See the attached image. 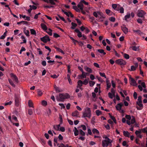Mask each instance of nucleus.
<instances>
[{
  "instance_id": "nucleus-1",
  "label": "nucleus",
  "mask_w": 147,
  "mask_h": 147,
  "mask_svg": "<svg viewBox=\"0 0 147 147\" xmlns=\"http://www.w3.org/2000/svg\"><path fill=\"white\" fill-rule=\"evenodd\" d=\"M69 98V96L67 93L65 94L60 93L59 96H56V99L58 101H62L64 99Z\"/></svg>"
},
{
  "instance_id": "nucleus-2",
  "label": "nucleus",
  "mask_w": 147,
  "mask_h": 147,
  "mask_svg": "<svg viewBox=\"0 0 147 147\" xmlns=\"http://www.w3.org/2000/svg\"><path fill=\"white\" fill-rule=\"evenodd\" d=\"M146 13L143 10H138L137 13V16L139 17L143 18V20H144V16L146 14Z\"/></svg>"
},
{
  "instance_id": "nucleus-3",
  "label": "nucleus",
  "mask_w": 147,
  "mask_h": 147,
  "mask_svg": "<svg viewBox=\"0 0 147 147\" xmlns=\"http://www.w3.org/2000/svg\"><path fill=\"white\" fill-rule=\"evenodd\" d=\"M91 116V111H84L83 112L82 117L84 118L87 117L89 118H90Z\"/></svg>"
},
{
  "instance_id": "nucleus-4",
  "label": "nucleus",
  "mask_w": 147,
  "mask_h": 147,
  "mask_svg": "<svg viewBox=\"0 0 147 147\" xmlns=\"http://www.w3.org/2000/svg\"><path fill=\"white\" fill-rule=\"evenodd\" d=\"M40 39L41 41L44 43H46L47 42L50 41V39L49 36L47 35L42 37Z\"/></svg>"
},
{
  "instance_id": "nucleus-5",
  "label": "nucleus",
  "mask_w": 147,
  "mask_h": 147,
  "mask_svg": "<svg viewBox=\"0 0 147 147\" xmlns=\"http://www.w3.org/2000/svg\"><path fill=\"white\" fill-rule=\"evenodd\" d=\"M129 83L130 84L133 86H137V84L136 82L134 79L131 77H129Z\"/></svg>"
},
{
  "instance_id": "nucleus-6",
  "label": "nucleus",
  "mask_w": 147,
  "mask_h": 147,
  "mask_svg": "<svg viewBox=\"0 0 147 147\" xmlns=\"http://www.w3.org/2000/svg\"><path fill=\"white\" fill-rule=\"evenodd\" d=\"M116 62L118 64L121 65H125L126 63V62L123 59H118L116 60Z\"/></svg>"
},
{
  "instance_id": "nucleus-7",
  "label": "nucleus",
  "mask_w": 147,
  "mask_h": 147,
  "mask_svg": "<svg viewBox=\"0 0 147 147\" xmlns=\"http://www.w3.org/2000/svg\"><path fill=\"white\" fill-rule=\"evenodd\" d=\"M142 97L141 96H139L138 97V101L137 102V104L140 107H142L143 106V105L142 103Z\"/></svg>"
},
{
  "instance_id": "nucleus-8",
  "label": "nucleus",
  "mask_w": 147,
  "mask_h": 147,
  "mask_svg": "<svg viewBox=\"0 0 147 147\" xmlns=\"http://www.w3.org/2000/svg\"><path fill=\"white\" fill-rule=\"evenodd\" d=\"M111 142H108L105 140H104L102 141V145L103 147L107 146L109 144H111Z\"/></svg>"
},
{
  "instance_id": "nucleus-9",
  "label": "nucleus",
  "mask_w": 147,
  "mask_h": 147,
  "mask_svg": "<svg viewBox=\"0 0 147 147\" xmlns=\"http://www.w3.org/2000/svg\"><path fill=\"white\" fill-rule=\"evenodd\" d=\"M121 29L123 32L126 34L128 32V29L126 27H125V25H123L121 26Z\"/></svg>"
},
{
  "instance_id": "nucleus-10",
  "label": "nucleus",
  "mask_w": 147,
  "mask_h": 147,
  "mask_svg": "<svg viewBox=\"0 0 147 147\" xmlns=\"http://www.w3.org/2000/svg\"><path fill=\"white\" fill-rule=\"evenodd\" d=\"M10 76L16 83H18V78L16 75L12 73L10 74Z\"/></svg>"
},
{
  "instance_id": "nucleus-11",
  "label": "nucleus",
  "mask_w": 147,
  "mask_h": 147,
  "mask_svg": "<svg viewBox=\"0 0 147 147\" xmlns=\"http://www.w3.org/2000/svg\"><path fill=\"white\" fill-rule=\"evenodd\" d=\"M123 103H121L118 104L116 106V108L117 110H121L122 107L123 106Z\"/></svg>"
},
{
  "instance_id": "nucleus-12",
  "label": "nucleus",
  "mask_w": 147,
  "mask_h": 147,
  "mask_svg": "<svg viewBox=\"0 0 147 147\" xmlns=\"http://www.w3.org/2000/svg\"><path fill=\"white\" fill-rule=\"evenodd\" d=\"M141 131L136 130L135 132V134H136L137 137H139L141 138H142V136L141 135Z\"/></svg>"
},
{
  "instance_id": "nucleus-13",
  "label": "nucleus",
  "mask_w": 147,
  "mask_h": 147,
  "mask_svg": "<svg viewBox=\"0 0 147 147\" xmlns=\"http://www.w3.org/2000/svg\"><path fill=\"white\" fill-rule=\"evenodd\" d=\"M141 85L143 87L144 89L143 90V92L144 93H147V90L146 88V86L145 84V83L144 82H141Z\"/></svg>"
},
{
  "instance_id": "nucleus-14",
  "label": "nucleus",
  "mask_w": 147,
  "mask_h": 147,
  "mask_svg": "<svg viewBox=\"0 0 147 147\" xmlns=\"http://www.w3.org/2000/svg\"><path fill=\"white\" fill-rule=\"evenodd\" d=\"M79 113L78 111H74L72 113V115L73 117H78Z\"/></svg>"
},
{
  "instance_id": "nucleus-15",
  "label": "nucleus",
  "mask_w": 147,
  "mask_h": 147,
  "mask_svg": "<svg viewBox=\"0 0 147 147\" xmlns=\"http://www.w3.org/2000/svg\"><path fill=\"white\" fill-rule=\"evenodd\" d=\"M15 105L16 106H18L19 104L20 100L17 97L15 96Z\"/></svg>"
},
{
  "instance_id": "nucleus-16",
  "label": "nucleus",
  "mask_w": 147,
  "mask_h": 147,
  "mask_svg": "<svg viewBox=\"0 0 147 147\" xmlns=\"http://www.w3.org/2000/svg\"><path fill=\"white\" fill-rule=\"evenodd\" d=\"M26 27H24V28L23 32L25 35L27 36H29V32L28 30H26Z\"/></svg>"
},
{
  "instance_id": "nucleus-17",
  "label": "nucleus",
  "mask_w": 147,
  "mask_h": 147,
  "mask_svg": "<svg viewBox=\"0 0 147 147\" xmlns=\"http://www.w3.org/2000/svg\"><path fill=\"white\" fill-rule=\"evenodd\" d=\"M78 84L77 86V88H80V87H82V86L83 82L81 80H79L78 81Z\"/></svg>"
},
{
  "instance_id": "nucleus-18",
  "label": "nucleus",
  "mask_w": 147,
  "mask_h": 147,
  "mask_svg": "<svg viewBox=\"0 0 147 147\" xmlns=\"http://www.w3.org/2000/svg\"><path fill=\"white\" fill-rule=\"evenodd\" d=\"M41 26L42 29L46 31L47 30V27L45 24L41 23Z\"/></svg>"
},
{
  "instance_id": "nucleus-19",
  "label": "nucleus",
  "mask_w": 147,
  "mask_h": 147,
  "mask_svg": "<svg viewBox=\"0 0 147 147\" xmlns=\"http://www.w3.org/2000/svg\"><path fill=\"white\" fill-rule=\"evenodd\" d=\"M78 7L81 10H83L84 5L80 2L77 5Z\"/></svg>"
},
{
  "instance_id": "nucleus-20",
  "label": "nucleus",
  "mask_w": 147,
  "mask_h": 147,
  "mask_svg": "<svg viewBox=\"0 0 147 147\" xmlns=\"http://www.w3.org/2000/svg\"><path fill=\"white\" fill-rule=\"evenodd\" d=\"M85 70L87 72L89 73H92V69L89 67H88L86 66L84 67Z\"/></svg>"
},
{
  "instance_id": "nucleus-21",
  "label": "nucleus",
  "mask_w": 147,
  "mask_h": 147,
  "mask_svg": "<svg viewBox=\"0 0 147 147\" xmlns=\"http://www.w3.org/2000/svg\"><path fill=\"white\" fill-rule=\"evenodd\" d=\"M98 17L99 18H100L101 19L102 18H105V17H104L103 13L101 12H100V11H98Z\"/></svg>"
},
{
  "instance_id": "nucleus-22",
  "label": "nucleus",
  "mask_w": 147,
  "mask_h": 147,
  "mask_svg": "<svg viewBox=\"0 0 147 147\" xmlns=\"http://www.w3.org/2000/svg\"><path fill=\"white\" fill-rule=\"evenodd\" d=\"M61 124H60V123L58 125H54L53 126V127L54 129H55L58 131L59 130V129L60 127V125Z\"/></svg>"
},
{
  "instance_id": "nucleus-23",
  "label": "nucleus",
  "mask_w": 147,
  "mask_h": 147,
  "mask_svg": "<svg viewBox=\"0 0 147 147\" xmlns=\"http://www.w3.org/2000/svg\"><path fill=\"white\" fill-rule=\"evenodd\" d=\"M54 88L57 92H61L63 91V90L62 89H60L59 88L57 87L56 85L54 86Z\"/></svg>"
},
{
  "instance_id": "nucleus-24",
  "label": "nucleus",
  "mask_w": 147,
  "mask_h": 147,
  "mask_svg": "<svg viewBox=\"0 0 147 147\" xmlns=\"http://www.w3.org/2000/svg\"><path fill=\"white\" fill-rule=\"evenodd\" d=\"M123 135L126 137H129L130 136L129 133L127 131H123Z\"/></svg>"
},
{
  "instance_id": "nucleus-25",
  "label": "nucleus",
  "mask_w": 147,
  "mask_h": 147,
  "mask_svg": "<svg viewBox=\"0 0 147 147\" xmlns=\"http://www.w3.org/2000/svg\"><path fill=\"white\" fill-rule=\"evenodd\" d=\"M139 46L137 47L136 46H134L131 47V48H132V50L135 51H138L139 49Z\"/></svg>"
},
{
  "instance_id": "nucleus-26",
  "label": "nucleus",
  "mask_w": 147,
  "mask_h": 147,
  "mask_svg": "<svg viewBox=\"0 0 147 147\" xmlns=\"http://www.w3.org/2000/svg\"><path fill=\"white\" fill-rule=\"evenodd\" d=\"M118 6H119V5H117L116 4H113L112 5V7L113 8L117 10H118V9L119 8V7H118Z\"/></svg>"
},
{
  "instance_id": "nucleus-27",
  "label": "nucleus",
  "mask_w": 147,
  "mask_h": 147,
  "mask_svg": "<svg viewBox=\"0 0 147 147\" xmlns=\"http://www.w3.org/2000/svg\"><path fill=\"white\" fill-rule=\"evenodd\" d=\"M97 51L99 53L102 54L103 55H104L106 54V53L104 52V50L103 49H98Z\"/></svg>"
},
{
  "instance_id": "nucleus-28",
  "label": "nucleus",
  "mask_w": 147,
  "mask_h": 147,
  "mask_svg": "<svg viewBox=\"0 0 147 147\" xmlns=\"http://www.w3.org/2000/svg\"><path fill=\"white\" fill-rule=\"evenodd\" d=\"M55 49H56L57 51L59 52H61V53L63 55L65 54V53L64 52L60 49L56 47L55 48Z\"/></svg>"
},
{
  "instance_id": "nucleus-29",
  "label": "nucleus",
  "mask_w": 147,
  "mask_h": 147,
  "mask_svg": "<svg viewBox=\"0 0 147 147\" xmlns=\"http://www.w3.org/2000/svg\"><path fill=\"white\" fill-rule=\"evenodd\" d=\"M130 13H127V14L125 16V20L127 21V19H129L130 17Z\"/></svg>"
},
{
  "instance_id": "nucleus-30",
  "label": "nucleus",
  "mask_w": 147,
  "mask_h": 147,
  "mask_svg": "<svg viewBox=\"0 0 147 147\" xmlns=\"http://www.w3.org/2000/svg\"><path fill=\"white\" fill-rule=\"evenodd\" d=\"M31 34L32 35H36V31L32 29H30Z\"/></svg>"
},
{
  "instance_id": "nucleus-31",
  "label": "nucleus",
  "mask_w": 147,
  "mask_h": 147,
  "mask_svg": "<svg viewBox=\"0 0 147 147\" xmlns=\"http://www.w3.org/2000/svg\"><path fill=\"white\" fill-rule=\"evenodd\" d=\"M28 105L30 107H33V103L31 100H30L28 101Z\"/></svg>"
},
{
  "instance_id": "nucleus-32",
  "label": "nucleus",
  "mask_w": 147,
  "mask_h": 147,
  "mask_svg": "<svg viewBox=\"0 0 147 147\" xmlns=\"http://www.w3.org/2000/svg\"><path fill=\"white\" fill-rule=\"evenodd\" d=\"M21 38L22 39H23V42H21L20 43L21 44H23V43H26V40L25 39V37L24 36H22Z\"/></svg>"
},
{
  "instance_id": "nucleus-33",
  "label": "nucleus",
  "mask_w": 147,
  "mask_h": 147,
  "mask_svg": "<svg viewBox=\"0 0 147 147\" xmlns=\"http://www.w3.org/2000/svg\"><path fill=\"white\" fill-rule=\"evenodd\" d=\"M46 31L50 36L52 35V30L51 29L49 28L47 31Z\"/></svg>"
},
{
  "instance_id": "nucleus-34",
  "label": "nucleus",
  "mask_w": 147,
  "mask_h": 147,
  "mask_svg": "<svg viewBox=\"0 0 147 147\" xmlns=\"http://www.w3.org/2000/svg\"><path fill=\"white\" fill-rule=\"evenodd\" d=\"M59 118L60 119V124H62L63 123V119L62 115L60 114H59Z\"/></svg>"
},
{
  "instance_id": "nucleus-35",
  "label": "nucleus",
  "mask_w": 147,
  "mask_h": 147,
  "mask_svg": "<svg viewBox=\"0 0 147 147\" xmlns=\"http://www.w3.org/2000/svg\"><path fill=\"white\" fill-rule=\"evenodd\" d=\"M8 81L10 84L13 87H15V85L14 84L12 81L10 79H8Z\"/></svg>"
},
{
  "instance_id": "nucleus-36",
  "label": "nucleus",
  "mask_w": 147,
  "mask_h": 147,
  "mask_svg": "<svg viewBox=\"0 0 147 147\" xmlns=\"http://www.w3.org/2000/svg\"><path fill=\"white\" fill-rule=\"evenodd\" d=\"M53 5L50 6L49 5H44L43 6V7L44 8H54V6L52 5Z\"/></svg>"
},
{
  "instance_id": "nucleus-37",
  "label": "nucleus",
  "mask_w": 147,
  "mask_h": 147,
  "mask_svg": "<svg viewBox=\"0 0 147 147\" xmlns=\"http://www.w3.org/2000/svg\"><path fill=\"white\" fill-rule=\"evenodd\" d=\"M92 131L93 133L94 134H95L96 133L98 134L99 133L98 131L96 129L94 128L92 130Z\"/></svg>"
},
{
  "instance_id": "nucleus-38",
  "label": "nucleus",
  "mask_w": 147,
  "mask_h": 147,
  "mask_svg": "<svg viewBox=\"0 0 147 147\" xmlns=\"http://www.w3.org/2000/svg\"><path fill=\"white\" fill-rule=\"evenodd\" d=\"M42 105L43 106H46L47 104V102L45 100H42L41 102Z\"/></svg>"
},
{
  "instance_id": "nucleus-39",
  "label": "nucleus",
  "mask_w": 147,
  "mask_h": 147,
  "mask_svg": "<svg viewBox=\"0 0 147 147\" xmlns=\"http://www.w3.org/2000/svg\"><path fill=\"white\" fill-rule=\"evenodd\" d=\"M72 26L71 27V28L72 29H74L75 28V27H76L77 26V24L73 22L71 23Z\"/></svg>"
},
{
  "instance_id": "nucleus-40",
  "label": "nucleus",
  "mask_w": 147,
  "mask_h": 147,
  "mask_svg": "<svg viewBox=\"0 0 147 147\" xmlns=\"http://www.w3.org/2000/svg\"><path fill=\"white\" fill-rule=\"evenodd\" d=\"M136 20H137V22L138 23L140 24H141L142 23V20H143V19L142 20L141 18L138 19Z\"/></svg>"
},
{
  "instance_id": "nucleus-41",
  "label": "nucleus",
  "mask_w": 147,
  "mask_h": 147,
  "mask_svg": "<svg viewBox=\"0 0 147 147\" xmlns=\"http://www.w3.org/2000/svg\"><path fill=\"white\" fill-rule=\"evenodd\" d=\"M95 83L94 82L92 81H90L89 82L90 86L91 87L93 86Z\"/></svg>"
},
{
  "instance_id": "nucleus-42",
  "label": "nucleus",
  "mask_w": 147,
  "mask_h": 147,
  "mask_svg": "<svg viewBox=\"0 0 147 147\" xmlns=\"http://www.w3.org/2000/svg\"><path fill=\"white\" fill-rule=\"evenodd\" d=\"M103 138L105 139L108 142H110V140L106 136L104 135L102 136Z\"/></svg>"
},
{
  "instance_id": "nucleus-43",
  "label": "nucleus",
  "mask_w": 147,
  "mask_h": 147,
  "mask_svg": "<svg viewBox=\"0 0 147 147\" xmlns=\"http://www.w3.org/2000/svg\"><path fill=\"white\" fill-rule=\"evenodd\" d=\"M37 93L38 96H41L42 94V92L40 90H38L37 91Z\"/></svg>"
},
{
  "instance_id": "nucleus-44",
  "label": "nucleus",
  "mask_w": 147,
  "mask_h": 147,
  "mask_svg": "<svg viewBox=\"0 0 147 147\" xmlns=\"http://www.w3.org/2000/svg\"><path fill=\"white\" fill-rule=\"evenodd\" d=\"M124 57L125 59H128L129 58V55L126 53L124 54Z\"/></svg>"
},
{
  "instance_id": "nucleus-45",
  "label": "nucleus",
  "mask_w": 147,
  "mask_h": 147,
  "mask_svg": "<svg viewBox=\"0 0 147 147\" xmlns=\"http://www.w3.org/2000/svg\"><path fill=\"white\" fill-rule=\"evenodd\" d=\"M93 15L96 18L98 17V11L97 12H94L93 13Z\"/></svg>"
},
{
  "instance_id": "nucleus-46",
  "label": "nucleus",
  "mask_w": 147,
  "mask_h": 147,
  "mask_svg": "<svg viewBox=\"0 0 147 147\" xmlns=\"http://www.w3.org/2000/svg\"><path fill=\"white\" fill-rule=\"evenodd\" d=\"M133 31L134 32L138 33V34H142V32L140 30H134Z\"/></svg>"
},
{
  "instance_id": "nucleus-47",
  "label": "nucleus",
  "mask_w": 147,
  "mask_h": 147,
  "mask_svg": "<svg viewBox=\"0 0 147 147\" xmlns=\"http://www.w3.org/2000/svg\"><path fill=\"white\" fill-rule=\"evenodd\" d=\"M79 132L81 135L82 136H84L85 135V133L84 131H83L82 129H80L79 130Z\"/></svg>"
},
{
  "instance_id": "nucleus-48",
  "label": "nucleus",
  "mask_w": 147,
  "mask_h": 147,
  "mask_svg": "<svg viewBox=\"0 0 147 147\" xmlns=\"http://www.w3.org/2000/svg\"><path fill=\"white\" fill-rule=\"evenodd\" d=\"M107 89L108 90L111 86V84L110 83L108 82L107 81Z\"/></svg>"
},
{
  "instance_id": "nucleus-49",
  "label": "nucleus",
  "mask_w": 147,
  "mask_h": 147,
  "mask_svg": "<svg viewBox=\"0 0 147 147\" xmlns=\"http://www.w3.org/2000/svg\"><path fill=\"white\" fill-rule=\"evenodd\" d=\"M119 10L120 13H124V9L122 7H121L119 8Z\"/></svg>"
},
{
  "instance_id": "nucleus-50",
  "label": "nucleus",
  "mask_w": 147,
  "mask_h": 147,
  "mask_svg": "<svg viewBox=\"0 0 147 147\" xmlns=\"http://www.w3.org/2000/svg\"><path fill=\"white\" fill-rule=\"evenodd\" d=\"M136 67H135V66H134V65H132V66H131V69H130L129 70L130 71H135V70H136Z\"/></svg>"
},
{
  "instance_id": "nucleus-51",
  "label": "nucleus",
  "mask_w": 147,
  "mask_h": 147,
  "mask_svg": "<svg viewBox=\"0 0 147 147\" xmlns=\"http://www.w3.org/2000/svg\"><path fill=\"white\" fill-rule=\"evenodd\" d=\"M81 2V3L83 4V3H84L86 5H88V3L87 2H86L84 0H81L80 1Z\"/></svg>"
},
{
  "instance_id": "nucleus-52",
  "label": "nucleus",
  "mask_w": 147,
  "mask_h": 147,
  "mask_svg": "<svg viewBox=\"0 0 147 147\" xmlns=\"http://www.w3.org/2000/svg\"><path fill=\"white\" fill-rule=\"evenodd\" d=\"M109 20L111 22H114L115 21V17H111L109 18Z\"/></svg>"
},
{
  "instance_id": "nucleus-53",
  "label": "nucleus",
  "mask_w": 147,
  "mask_h": 147,
  "mask_svg": "<svg viewBox=\"0 0 147 147\" xmlns=\"http://www.w3.org/2000/svg\"><path fill=\"white\" fill-rule=\"evenodd\" d=\"M140 131H142V132L143 133H145L146 132V130H147V127H145L141 129H140Z\"/></svg>"
},
{
  "instance_id": "nucleus-54",
  "label": "nucleus",
  "mask_w": 147,
  "mask_h": 147,
  "mask_svg": "<svg viewBox=\"0 0 147 147\" xmlns=\"http://www.w3.org/2000/svg\"><path fill=\"white\" fill-rule=\"evenodd\" d=\"M99 74L101 76L104 77L105 78H106V76L104 73H101L100 72H99Z\"/></svg>"
},
{
  "instance_id": "nucleus-55",
  "label": "nucleus",
  "mask_w": 147,
  "mask_h": 147,
  "mask_svg": "<svg viewBox=\"0 0 147 147\" xmlns=\"http://www.w3.org/2000/svg\"><path fill=\"white\" fill-rule=\"evenodd\" d=\"M111 118L113 121L114 122V123H117L115 117L114 116H111Z\"/></svg>"
},
{
  "instance_id": "nucleus-56",
  "label": "nucleus",
  "mask_w": 147,
  "mask_h": 147,
  "mask_svg": "<svg viewBox=\"0 0 147 147\" xmlns=\"http://www.w3.org/2000/svg\"><path fill=\"white\" fill-rule=\"evenodd\" d=\"M89 18L90 19V21L91 22H93L94 20V18L93 17L89 16Z\"/></svg>"
},
{
  "instance_id": "nucleus-57",
  "label": "nucleus",
  "mask_w": 147,
  "mask_h": 147,
  "mask_svg": "<svg viewBox=\"0 0 147 147\" xmlns=\"http://www.w3.org/2000/svg\"><path fill=\"white\" fill-rule=\"evenodd\" d=\"M26 114H28L29 115H31L33 113L32 111H26Z\"/></svg>"
},
{
  "instance_id": "nucleus-58",
  "label": "nucleus",
  "mask_w": 147,
  "mask_h": 147,
  "mask_svg": "<svg viewBox=\"0 0 147 147\" xmlns=\"http://www.w3.org/2000/svg\"><path fill=\"white\" fill-rule=\"evenodd\" d=\"M122 145L123 146H126V147H128V145L127 144V142L126 141H123L122 143Z\"/></svg>"
},
{
  "instance_id": "nucleus-59",
  "label": "nucleus",
  "mask_w": 147,
  "mask_h": 147,
  "mask_svg": "<svg viewBox=\"0 0 147 147\" xmlns=\"http://www.w3.org/2000/svg\"><path fill=\"white\" fill-rule=\"evenodd\" d=\"M88 83V81L87 79H85L83 82V84L85 85H86Z\"/></svg>"
},
{
  "instance_id": "nucleus-60",
  "label": "nucleus",
  "mask_w": 147,
  "mask_h": 147,
  "mask_svg": "<svg viewBox=\"0 0 147 147\" xmlns=\"http://www.w3.org/2000/svg\"><path fill=\"white\" fill-rule=\"evenodd\" d=\"M114 95H113L110 92H109L108 93V95L109 97L111 98H113V96Z\"/></svg>"
},
{
  "instance_id": "nucleus-61",
  "label": "nucleus",
  "mask_w": 147,
  "mask_h": 147,
  "mask_svg": "<svg viewBox=\"0 0 147 147\" xmlns=\"http://www.w3.org/2000/svg\"><path fill=\"white\" fill-rule=\"evenodd\" d=\"M133 96H134V98L135 99H136L137 98V94L136 92H134V93Z\"/></svg>"
},
{
  "instance_id": "nucleus-62",
  "label": "nucleus",
  "mask_w": 147,
  "mask_h": 147,
  "mask_svg": "<svg viewBox=\"0 0 147 147\" xmlns=\"http://www.w3.org/2000/svg\"><path fill=\"white\" fill-rule=\"evenodd\" d=\"M65 130V129L64 127H61L60 128V131L62 132H64Z\"/></svg>"
},
{
  "instance_id": "nucleus-63",
  "label": "nucleus",
  "mask_w": 147,
  "mask_h": 147,
  "mask_svg": "<svg viewBox=\"0 0 147 147\" xmlns=\"http://www.w3.org/2000/svg\"><path fill=\"white\" fill-rule=\"evenodd\" d=\"M135 119L134 117L132 118L131 121V124H134L135 122Z\"/></svg>"
},
{
  "instance_id": "nucleus-64",
  "label": "nucleus",
  "mask_w": 147,
  "mask_h": 147,
  "mask_svg": "<svg viewBox=\"0 0 147 147\" xmlns=\"http://www.w3.org/2000/svg\"><path fill=\"white\" fill-rule=\"evenodd\" d=\"M96 114L97 116H99L101 114V111H96Z\"/></svg>"
}]
</instances>
